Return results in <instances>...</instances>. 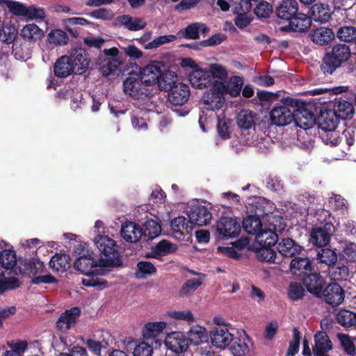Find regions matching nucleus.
Returning a JSON list of instances; mask_svg holds the SVG:
<instances>
[{"instance_id": "nucleus-60", "label": "nucleus", "mask_w": 356, "mask_h": 356, "mask_svg": "<svg viewBox=\"0 0 356 356\" xmlns=\"http://www.w3.org/2000/svg\"><path fill=\"white\" fill-rule=\"evenodd\" d=\"M202 284L200 279L192 278L187 280L179 290V295L185 296L192 294Z\"/></svg>"}, {"instance_id": "nucleus-31", "label": "nucleus", "mask_w": 356, "mask_h": 356, "mask_svg": "<svg viewBox=\"0 0 356 356\" xmlns=\"http://www.w3.org/2000/svg\"><path fill=\"white\" fill-rule=\"evenodd\" d=\"M334 31L329 28L320 27L311 35L312 41L319 46L327 45L334 38Z\"/></svg>"}, {"instance_id": "nucleus-29", "label": "nucleus", "mask_w": 356, "mask_h": 356, "mask_svg": "<svg viewBox=\"0 0 356 356\" xmlns=\"http://www.w3.org/2000/svg\"><path fill=\"white\" fill-rule=\"evenodd\" d=\"M100 266L90 254H83L80 256L74 263V268L82 274L89 275L92 269Z\"/></svg>"}, {"instance_id": "nucleus-58", "label": "nucleus", "mask_w": 356, "mask_h": 356, "mask_svg": "<svg viewBox=\"0 0 356 356\" xmlns=\"http://www.w3.org/2000/svg\"><path fill=\"white\" fill-rule=\"evenodd\" d=\"M229 350L235 356H243L249 352V347L243 339L234 338L231 342Z\"/></svg>"}, {"instance_id": "nucleus-3", "label": "nucleus", "mask_w": 356, "mask_h": 356, "mask_svg": "<svg viewBox=\"0 0 356 356\" xmlns=\"http://www.w3.org/2000/svg\"><path fill=\"white\" fill-rule=\"evenodd\" d=\"M209 88L204 92L202 99L207 106V109L218 110L224 104V95L227 93L226 85L222 81L211 79Z\"/></svg>"}, {"instance_id": "nucleus-51", "label": "nucleus", "mask_w": 356, "mask_h": 356, "mask_svg": "<svg viewBox=\"0 0 356 356\" xmlns=\"http://www.w3.org/2000/svg\"><path fill=\"white\" fill-rule=\"evenodd\" d=\"M18 34L15 25L7 24L0 29V40L7 44L13 43Z\"/></svg>"}, {"instance_id": "nucleus-1", "label": "nucleus", "mask_w": 356, "mask_h": 356, "mask_svg": "<svg viewBox=\"0 0 356 356\" xmlns=\"http://www.w3.org/2000/svg\"><path fill=\"white\" fill-rule=\"evenodd\" d=\"M351 57L350 47L345 43L332 46L324 55L321 65V72L326 76L332 74L338 68L346 64Z\"/></svg>"}, {"instance_id": "nucleus-41", "label": "nucleus", "mask_w": 356, "mask_h": 356, "mask_svg": "<svg viewBox=\"0 0 356 356\" xmlns=\"http://www.w3.org/2000/svg\"><path fill=\"white\" fill-rule=\"evenodd\" d=\"M17 264V257L15 251L11 250H3L0 252V266L6 271L10 270L8 274L10 275L13 268Z\"/></svg>"}, {"instance_id": "nucleus-56", "label": "nucleus", "mask_w": 356, "mask_h": 356, "mask_svg": "<svg viewBox=\"0 0 356 356\" xmlns=\"http://www.w3.org/2000/svg\"><path fill=\"white\" fill-rule=\"evenodd\" d=\"M6 5L13 15L25 16L26 7L22 3L12 0H0V6Z\"/></svg>"}, {"instance_id": "nucleus-42", "label": "nucleus", "mask_w": 356, "mask_h": 356, "mask_svg": "<svg viewBox=\"0 0 356 356\" xmlns=\"http://www.w3.org/2000/svg\"><path fill=\"white\" fill-rule=\"evenodd\" d=\"M315 345L313 353L316 351H329L332 349V343L326 332L318 331L314 335Z\"/></svg>"}, {"instance_id": "nucleus-44", "label": "nucleus", "mask_w": 356, "mask_h": 356, "mask_svg": "<svg viewBox=\"0 0 356 356\" xmlns=\"http://www.w3.org/2000/svg\"><path fill=\"white\" fill-rule=\"evenodd\" d=\"M143 236L147 237V240H152L158 236L161 232L160 224L155 220L148 219L141 227Z\"/></svg>"}, {"instance_id": "nucleus-59", "label": "nucleus", "mask_w": 356, "mask_h": 356, "mask_svg": "<svg viewBox=\"0 0 356 356\" xmlns=\"http://www.w3.org/2000/svg\"><path fill=\"white\" fill-rule=\"evenodd\" d=\"M337 339L340 342L342 349L347 355L350 356L355 355V346L350 336L346 334L339 333L337 334Z\"/></svg>"}, {"instance_id": "nucleus-22", "label": "nucleus", "mask_w": 356, "mask_h": 356, "mask_svg": "<svg viewBox=\"0 0 356 356\" xmlns=\"http://www.w3.org/2000/svg\"><path fill=\"white\" fill-rule=\"evenodd\" d=\"M313 262L308 257H293L290 263V270L296 276H303L310 273L314 269Z\"/></svg>"}, {"instance_id": "nucleus-11", "label": "nucleus", "mask_w": 356, "mask_h": 356, "mask_svg": "<svg viewBox=\"0 0 356 356\" xmlns=\"http://www.w3.org/2000/svg\"><path fill=\"white\" fill-rule=\"evenodd\" d=\"M276 250L280 256L293 258L300 254L304 247L290 237H282L280 238Z\"/></svg>"}, {"instance_id": "nucleus-28", "label": "nucleus", "mask_w": 356, "mask_h": 356, "mask_svg": "<svg viewBox=\"0 0 356 356\" xmlns=\"http://www.w3.org/2000/svg\"><path fill=\"white\" fill-rule=\"evenodd\" d=\"M211 75L205 70L197 69L189 75V81L191 85L197 88H209L211 83Z\"/></svg>"}, {"instance_id": "nucleus-14", "label": "nucleus", "mask_w": 356, "mask_h": 356, "mask_svg": "<svg viewBox=\"0 0 356 356\" xmlns=\"http://www.w3.org/2000/svg\"><path fill=\"white\" fill-rule=\"evenodd\" d=\"M271 124L284 127L293 122V110L286 106H274L270 112Z\"/></svg>"}, {"instance_id": "nucleus-15", "label": "nucleus", "mask_w": 356, "mask_h": 356, "mask_svg": "<svg viewBox=\"0 0 356 356\" xmlns=\"http://www.w3.org/2000/svg\"><path fill=\"white\" fill-rule=\"evenodd\" d=\"M167 348L175 353L186 352L188 348L186 337L181 332H173L168 334L165 339Z\"/></svg>"}, {"instance_id": "nucleus-18", "label": "nucleus", "mask_w": 356, "mask_h": 356, "mask_svg": "<svg viewBox=\"0 0 356 356\" xmlns=\"http://www.w3.org/2000/svg\"><path fill=\"white\" fill-rule=\"evenodd\" d=\"M311 17L302 13H298L286 26L281 28L283 31L306 32L311 26Z\"/></svg>"}, {"instance_id": "nucleus-10", "label": "nucleus", "mask_w": 356, "mask_h": 356, "mask_svg": "<svg viewBox=\"0 0 356 356\" xmlns=\"http://www.w3.org/2000/svg\"><path fill=\"white\" fill-rule=\"evenodd\" d=\"M191 224L202 227L208 225L212 218V214L209 208L202 204H194L188 212Z\"/></svg>"}, {"instance_id": "nucleus-61", "label": "nucleus", "mask_w": 356, "mask_h": 356, "mask_svg": "<svg viewBox=\"0 0 356 356\" xmlns=\"http://www.w3.org/2000/svg\"><path fill=\"white\" fill-rule=\"evenodd\" d=\"M86 344L90 350L97 356L101 355L102 349H106L109 346L108 342L104 339L101 341L88 339L86 341Z\"/></svg>"}, {"instance_id": "nucleus-40", "label": "nucleus", "mask_w": 356, "mask_h": 356, "mask_svg": "<svg viewBox=\"0 0 356 356\" xmlns=\"http://www.w3.org/2000/svg\"><path fill=\"white\" fill-rule=\"evenodd\" d=\"M256 257L260 261L280 264L281 259L277 255V252L273 248L260 245L255 250Z\"/></svg>"}, {"instance_id": "nucleus-48", "label": "nucleus", "mask_w": 356, "mask_h": 356, "mask_svg": "<svg viewBox=\"0 0 356 356\" xmlns=\"http://www.w3.org/2000/svg\"><path fill=\"white\" fill-rule=\"evenodd\" d=\"M336 321L341 326L349 327L356 325V313L341 309L336 315Z\"/></svg>"}, {"instance_id": "nucleus-6", "label": "nucleus", "mask_w": 356, "mask_h": 356, "mask_svg": "<svg viewBox=\"0 0 356 356\" xmlns=\"http://www.w3.org/2000/svg\"><path fill=\"white\" fill-rule=\"evenodd\" d=\"M340 120L336 117L332 110H325L321 111L320 115L317 118L318 127L323 131L327 132H331L330 134V137L333 138L326 139V143H330L332 146H335L339 144V137L337 133L332 132L337 127L339 121ZM329 134H327V136Z\"/></svg>"}, {"instance_id": "nucleus-32", "label": "nucleus", "mask_w": 356, "mask_h": 356, "mask_svg": "<svg viewBox=\"0 0 356 356\" xmlns=\"http://www.w3.org/2000/svg\"><path fill=\"white\" fill-rule=\"evenodd\" d=\"M49 264V268L54 272H65L71 266L70 257L65 253H56L51 258Z\"/></svg>"}, {"instance_id": "nucleus-35", "label": "nucleus", "mask_w": 356, "mask_h": 356, "mask_svg": "<svg viewBox=\"0 0 356 356\" xmlns=\"http://www.w3.org/2000/svg\"><path fill=\"white\" fill-rule=\"evenodd\" d=\"M251 211L253 214L264 218L268 213L273 211L272 203L264 197H258L254 202L252 203Z\"/></svg>"}, {"instance_id": "nucleus-39", "label": "nucleus", "mask_w": 356, "mask_h": 356, "mask_svg": "<svg viewBox=\"0 0 356 356\" xmlns=\"http://www.w3.org/2000/svg\"><path fill=\"white\" fill-rule=\"evenodd\" d=\"M256 113L250 110H241L236 116V123L241 129L248 130L255 125Z\"/></svg>"}, {"instance_id": "nucleus-2", "label": "nucleus", "mask_w": 356, "mask_h": 356, "mask_svg": "<svg viewBox=\"0 0 356 356\" xmlns=\"http://www.w3.org/2000/svg\"><path fill=\"white\" fill-rule=\"evenodd\" d=\"M94 243L101 254L105 257L99 260V265L107 268H119L123 262L118 251L117 243L113 238L105 235H97Z\"/></svg>"}, {"instance_id": "nucleus-13", "label": "nucleus", "mask_w": 356, "mask_h": 356, "mask_svg": "<svg viewBox=\"0 0 356 356\" xmlns=\"http://www.w3.org/2000/svg\"><path fill=\"white\" fill-rule=\"evenodd\" d=\"M161 71L159 63H154L142 68L138 75L143 85L149 88L158 83Z\"/></svg>"}, {"instance_id": "nucleus-8", "label": "nucleus", "mask_w": 356, "mask_h": 356, "mask_svg": "<svg viewBox=\"0 0 356 356\" xmlns=\"http://www.w3.org/2000/svg\"><path fill=\"white\" fill-rule=\"evenodd\" d=\"M284 219L281 216L273 217V222H270L273 226V231L265 232L261 233L259 241V245L265 247L271 248L275 245H277V243L280 241V238L277 232H282L286 224L283 222Z\"/></svg>"}, {"instance_id": "nucleus-26", "label": "nucleus", "mask_w": 356, "mask_h": 356, "mask_svg": "<svg viewBox=\"0 0 356 356\" xmlns=\"http://www.w3.org/2000/svg\"><path fill=\"white\" fill-rule=\"evenodd\" d=\"M332 111L337 118L342 120L352 118L355 113L353 104L342 98L335 99Z\"/></svg>"}, {"instance_id": "nucleus-21", "label": "nucleus", "mask_w": 356, "mask_h": 356, "mask_svg": "<svg viewBox=\"0 0 356 356\" xmlns=\"http://www.w3.org/2000/svg\"><path fill=\"white\" fill-rule=\"evenodd\" d=\"M170 227L177 238L181 239L185 235L191 234L194 228V225L182 216H179L170 221Z\"/></svg>"}, {"instance_id": "nucleus-64", "label": "nucleus", "mask_w": 356, "mask_h": 356, "mask_svg": "<svg viewBox=\"0 0 356 356\" xmlns=\"http://www.w3.org/2000/svg\"><path fill=\"white\" fill-rule=\"evenodd\" d=\"M213 79H218L220 81L225 80L228 76V72L224 66L213 63L209 65V71H208Z\"/></svg>"}, {"instance_id": "nucleus-5", "label": "nucleus", "mask_w": 356, "mask_h": 356, "mask_svg": "<svg viewBox=\"0 0 356 356\" xmlns=\"http://www.w3.org/2000/svg\"><path fill=\"white\" fill-rule=\"evenodd\" d=\"M190 95L191 91L188 86L183 83H178L172 87V89L168 91V101L170 104L168 106L177 112L179 115H186L188 111L185 108L179 111L177 107H181L185 105L188 102Z\"/></svg>"}, {"instance_id": "nucleus-12", "label": "nucleus", "mask_w": 356, "mask_h": 356, "mask_svg": "<svg viewBox=\"0 0 356 356\" xmlns=\"http://www.w3.org/2000/svg\"><path fill=\"white\" fill-rule=\"evenodd\" d=\"M320 298H323L325 302L330 305L338 306L344 300L345 291L339 284L330 283L323 289Z\"/></svg>"}, {"instance_id": "nucleus-53", "label": "nucleus", "mask_w": 356, "mask_h": 356, "mask_svg": "<svg viewBox=\"0 0 356 356\" xmlns=\"http://www.w3.org/2000/svg\"><path fill=\"white\" fill-rule=\"evenodd\" d=\"M4 276L5 272L0 268V277H2L0 280V293L6 291L14 290L21 286V282L17 277L6 278Z\"/></svg>"}, {"instance_id": "nucleus-52", "label": "nucleus", "mask_w": 356, "mask_h": 356, "mask_svg": "<svg viewBox=\"0 0 356 356\" xmlns=\"http://www.w3.org/2000/svg\"><path fill=\"white\" fill-rule=\"evenodd\" d=\"M243 85V78L240 76H232L226 85L227 93L230 96L236 97H238Z\"/></svg>"}, {"instance_id": "nucleus-7", "label": "nucleus", "mask_w": 356, "mask_h": 356, "mask_svg": "<svg viewBox=\"0 0 356 356\" xmlns=\"http://www.w3.org/2000/svg\"><path fill=\"white\" fill-rule=\"evenodd\" d=\"M216 234L218 239L237 236L241 232L240 223L230 217H221L216 222Z\"/></svg>"}, {"instance_id": "nucleus-47", "label": "nucleus", "mask_w": 356, "mask_h": 356, "mask_svg": "<svg viewBox=\"0 0 356 356\" xmlns=\"http://www.w3.org/2000/svg\"><path fill=\"white\" fill-rule=\"evenodd\" d=\"M329 276L334 281H345L349 275V268L348 266L341 264H335L329 267Z\"/></svg>"}, {"instance_id": "nucleus-46", "label": "nucleus", "mask_w": 356, "mask_h": 356, "mask_svg": "<svg viewBox=\"0 0 356 356\" xmlns=\"http://www.w3.org/2000/svg\"><path fill=\"white\" fill-rule=\"evenodd\" d=\"M118 22L125 28L130 31H138L146 26V22L140 18H133L132 17L124 15L118 17Z\"/></svg>"}, {"instance_id": "nucleus-50", "label": "nucleus", "mask_w": 356, "mask_h": 356, "mask_svg": "<svg viewBox=\"0 0 356 356\" xmlns=\"http://www.w3.org/2000/svg\"><path fill=\"white\" fill-rule=\"evenodd\" d=\"M121 64L122 62L118 58H105L100 67V72L104 76H108L115 72Z\"/></svg>"}, {"instance_id": "nucleus-45", "label": "nucleus", "mask_w": 356, "mask_h": 356, "mask_svg": "<svg viewBox=\"0 0 356 356\" xmlns=\"http://www.w3.org/2000/svg\"><path fill=\"white\" fill-rule=\"evenodd\" d=\"M20 35L26 41L35 42L43 35V31L34 24H26L21 31Z\"/></svg>"}, {"instance_id": "nucleus-57", "label": "nucleus", "mask_w": 356, "mask_h": 356, "mask_svg": "<svg viewBox=\"0 0 356 356\" xmlns=\"http://www.w3.org/2000/svg\"><path fill=\"white\" fill-rule=\"evenodd\" d=\"M317 258L321 263L325 264L329 267L334 265L337 260L336 252L329 248H322L318 252Z\"/></svg>"}, {"instance_id": "nucleus-34", "label": "nucleus", "mask_w": 356, "mask_h": 356, "mask_svg": "<svg viewBox=\"0 0 356 356\" xmlns=\"http://www.w3.org/2000/svg\"><path fill=\"white\" fill-rule=\"evenodd\" d=\"M99 275H104V270L99 269L91 271L89 275H88V278L82 280L83 285L86 286L96 287L99 290H102L108 287V282L106 280L99 278L98 277Z\"/></svg>"}, {"instance_id": "nucleus-43", "label": "nucleus", "mask_w": 356, "mask_h": 356, "mask_svg": "<svg viewBox=\"0 0 356 356\" xmlns=\"http://www.w3.org/2000/svg\"><path fill=\"white\" fill-rule=\"evenodd\" d=\"M166 325L163 321L147 323L143 329V337L146 339L155 338L163 332Z\"/></svg>"}, {"instance_id": "nucleus-17", "label": "nucleus", "mask_w": 356, "mask_h": 356, "mask_svg": "<svg viewBox=\"0 0 356 356\" xmlns=\"http://www.w3.org/2000/svg\"><path fill=\"white\" fill-rule=\"evenodd\" d=\"M302 282L308 292L316 297H321L325 280L320 273L311 272L302 277Z\"/></svg>"}, {"instance_id": "nucleus-38", "label": "nucleus", "mask_w": 356, "mask_h": 356, "mask_svg": "<svg viewBox=\"0 0 356 356\" xmlns=\"http://www.w3.org/2000/svg\"><path fill=\"white\" fill-rule=\"evenodd\" d=\"M178 83L177 74L175 72L168 70L161 71L157 85L161 90L168 92Z\"/></svg>"}, {"instance_id": "nucleus-19", "label": "nucleus", "mask_w": 356, "mask_h": 356, "mask_svg": "<svg viewBox=\"0 0 356 356\" xmlns=\"http://www.w3.org/2000/svg\"><path fill=\"white\" fill-rule=\"evenodd\" d=\"M233 340L234 335L227 328L216 327L211 333V344L218 348H225Z\"/></svg>"}, {"instance_id": "nucleus-63", "label": "nucleus", "mask_w": 356, "mask_h": 356, "mask_svg": "<svg viewBox=\"0 0 356 356\" xmlns=\"http://www.w3.org/2000/svg\"><path fill=\"white\" fill-rule=\"evenodd\" d=\"M48 39L50 43L59 45L66 44L68 42L67 33L60 29H55L51 31L48 35Z\"/></svg>"}, {"instance_id": "nucleus-30", "label": "nucleus", "mask_w": 356, "mask_h": 356, "mask_svg": "<svg viewBox=\"0 0 356 356\" xmlns=\"http://www.w3.org/2000/svg\"><path fill=\"white\" fill-rule=\"evenodd\" d=\"M70 60V58L67 56H62L56 61L54 66V72L56 76L66 78L74 73V69L72 67Z\"/></svg>"}, {"instance_id": "nucleus-33", "label": "nucleus", "mask_w": 356, "mask_h": 356, "mask_svg": "<svg viewBox=\"0 0 356 356\" xmlns=\"http://www.w3.org/2000/svg\"><path fill=\"white\" fill-rule=\"evenodd\" d=\"M186 339L188 343H191L195 346L200 345L208 339L207 330L202 326H193L187 332Z\"/></svg>"}, {"instance_id": "nucleus-24", "label": "nucleus", "mask_w": 356, "mask_h": 356, "mask_svg": "<svg viewBox=\"0 0 356 356\" xmlns=\"http://www.w3.org/2000/svg\"><path fill=\"white\" fill-rule=\"evenodd\" d=\"M298 10V3L296 0H282L276 8V15L278 18L290 21Z\"/></svg>"}, {"instance_id": "nucleus-16", "label": "nucleus", "mask_w": 356, "mask_h": 356, "mask_svg": "<svg viewBox=\"0 0 356 356\" xmlns=\"http://www.w3.org/2000/svg\"><path fill=\"white\" fill-rule=\"evenodd\" d=\"M315 120L314 113L305 106L293 110V122L297 127L305 130L308 129L315 124Z\"/></svg>"}, {"instance_id": "nucleus-27", "label": "nucleus", "mask_w": 356, "mask_h": 356, "mask_svg": "<svg viewBox=\"0 0 356 356\" xmlns=\"http://www.w3.org/2000/svg\"><path fill=\"white\" fill-rule=\"evenodd\" d=\"M21 264L22 267L19 268V273L29 275V277L42 273L45 270L44 262L35 258L25 259L21 262Z\"/></svg>"}, {"instance_id": "nucleus-37", "label": "nucleus", "mask_w": 356, "mask_h": 356, "mask_svg": "<svg viewBox=\"0 0 356 356\" xmlns=\"http://www.w3.org/2000/svg\"><path fill=\"white\" fill-rule=\"evenodd\" d=\"M311 19L321 23H326L331 17L330 10L327 6L316 3L310 9Z\"/></svg>"}, {"instance_id": "nucleus-55", "label": "nucleus", "mask_w": 356, "mask_h": 356, "mask_svg": "<svg viewBox=\"0 0 356 356\" xmlns=\"http://www.w3.org/2000/svg\"><path fill=\"white\" fill-rule=\"evenodd\" d=\"M156 272L155 266L148 261H140L137 264V269L135 275L137 278H143L147 275H151Z\"/></svg>"}, {"instance_id": "nucleus-23", "label": "nucleus", "mask_w": 356, "mask_h": 356, "mask_svg": "<svg viewBox=\"0 0 356 356\" xmlns=\"http://www.w3.org/2000/svg\"><path fill=\"white\" fill-rule=\"evenodd\" d=\"M120 234L127 242L136 243L141 238L143 232L141 227L138 224L127 221L122 224Z\"/></svg>"}, {"instance_id": "nucleus-20", "label": "nucleus", "mask_w": 356, "mask_h": 356, "mask_svg": "<svg viewBox=\"0 0 356 356\" xmlns=\"http://www.w3.org/2000/svg\"><path fill=\"white\" fill-rule=\"evenodd\" d=\"M81 315V309L78 307H74L70 309L65 310L62 313L56 322L57 327L66 332L70 329L72 325H74Z\"/></svg>"}, {"instance_id": "nucleus-25", "label": "nucleus", "mask_w": 356, "mask_h": 356, "mask_svg": "<svg viewBox=\"0 0 356 356\" xmlns=\"http://www.w3.org/2000/svg\"><path fill=\"white\" fill-rule=\"evenodd\" d=\"M69 57L75 74H83L86 72L90 60L86 58L85 50L81 49L76 50Z\"/></svg>"}, {"instance_id": "nucleus-9", "label": "nucleus", "mask_w": 356, "mask_h": 356, "mask_svg": "<svg viewBox=\"0 0 356 356\" xmlns=\"http://www.w3.org/2000/svg\"><path fill=\"white\" fill-rule=\"evenodd\" d=\"M334 232L333 222L325 223L323 226L313 227L310 234V242L314 245L323 248L330 241V237Z\"/></svg>"}, {"instance_id": "nucleus-62", "label": "nucleus", "mask_w": 356, "mask_h": 356, "mask_svg": "<svg viewBox=\"0 0 356 356\" xmlns=\"http://www.w3.org/2000/svg\"><path fill=\"white\" fill-rule=\"evenodd\" d=\"M288 296L292 300L302 299L305 295V289L298 282L290 283L288 288Z\"/></svg>"}, {"instance_id": "nucleus-36", "label": "nucleus", "mask_w": 356, "mask_h": 356, "mask_svg": "<svg viewBox=\"0 0 356 356\" xmlns=\"http://www.w3.org/2000/svg\"><path fill=\"white\" fill-rule=\"evenodd\" d=\"M243 228L248 234L258 235L262 228L261 218L251 214L243 220Z\"/></svg>"}, {"instance_id": "nucleus-4", "label": "nucleus", "mask_w": 356, "mask_h": 356, "mask_svg": "<svg viewBox=\"0 0 356 356\" xmlns=\"http://www.w3.org/2000/svg\"><path fill=\"white\" fill-rule=\"evenodd\" d=\"M123 91L134 99L143 101L154 95L153 90L143 85L138 74H130L123 81Z\"/></svg>"}, {"instance_id": "nucleus-49", "label": "nucleus", "mask_w": 356, "mask_h": 356, "mask_svg": "<svg viewBox=\"0 0 356 356\" xmlns=\"http://www.w3.org/2000/svg\"><path fill=\"white\" fill-rule=\"evenodd\" d=\"M336 35L340 41L345 42H356V27L353 26H343L339 27Z\"/></svg>"}, {"instance_id": "nucleus-54", "label": "nucleus", "mask_w": 356, "mask_h": 356, "mask_svg": "<svg viewBox=\"0 0 356 356\" xmlns=\"http://www.w3.org/2000/svg\"><path fill=\"white\" fill-rule=\"evenodd\" d=\"M180 38L188 40H197L200 38V23H193L188 25L186 28L181 29L177 33Z\"/></svg>"}]
</instances>
